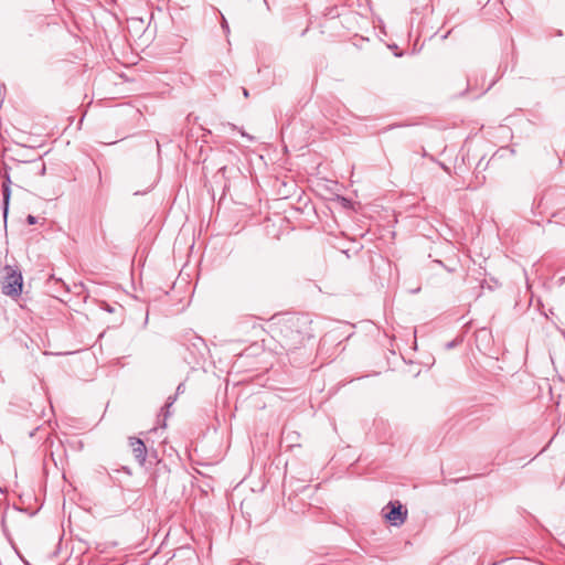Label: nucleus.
<instances>
[{"label": "nucleus", "mask_w": 565, "mask_h": 565, "mask_svg": "<svg viewBox=\"0 0 565 565\" xmlns=\"http://www.w3.org/2000/svg\"><path fill=\"white\" fill-rule=\"evenodd\" d=\"M36 222H38V218H36L35 216H33V215H31V214H30V215H28V217H26V223H28L29 225H34V224H36Z\"/></svg>", "instance_id": "nucleus-6"}, {"label": "nucleus", "mask_w": 565, "mask_h": 565, "mask_svg": "<svg viewBox=\"0 0 565 565\" xmlns=\"http://www.w3.org/2000/svg\"><path fill=\"white\" fill-rule=\"evenodd\" d=\"M243 94L245 97H248V90L246 88H243Z\"/></svg>", "instance_id": "nucleus-10"}, {"label": "nucleus", "mask_w": 565, "mask_h": 565, "mask_svg": "<svg viewBox=\"0 0 565 565\" xmlns=\"http://www.w3.org/2000/svg\"><path fill=\"white\" fill-rule=\"evenodd\" d=\"M183 390H184L183 384H179V386L177 387V393H181V392H183Z\"/></svg>", "instance_id": "nucleus-9"}, {"label": "nucleus", "mask_w": 565, "mask_h": 565, "mask_svg": "<svg viewBox=\"0 0 565 565\" xmlns=\"http://www.w3.org/2000/svg\"><path fill=\"white\" fill-rule=\"evenodd\" d=\"M174 401H175V397L170 396V397L168 398L167 404H166V408L171 407V406H172V404L174 403Z\"/></svg>", "instance_id": "nucleus-8"}, {"label": "nucleus", "mask_w": 565, "mask_h": 565, "mask_svg": "<svg viewBox=\"0 0 565 565\" xmlns=\"http://www.w3.org/2000/svg\"><path fill=\"white\" fill-rule=\"evenodd\" d=\"M222 28L225 32H228V24L224 17H222Z\"/></svg>", "instance_id": "nucleus-7"}, {"label": "nucleus", "mask_w": 565, "mask_h": 565, "mask_svg": "<svg viewBox=\"0 0 565 565\" xmlns=\"http://www.w3.org/2000/svg\"><path fill=\"white\" fill-rule=\"evenodd\" d=\"M129 445L132 449V454H134L136 460L140 465H143V462L146 461V456H147V449H146L143 441L137 437H131V438H129Z\"/></svg>", "instance_id": "nucleus-4"}, {"label": "nucleus", "mask_w": 565, "mask_h": 565, "mask_svg": "<svg viewBox=\"0 0 565 565\" xmlns=\"http://www.w3.org/2000/svg\"><path fill=\"white\" fill-rule=\"evenodd\" d=\"M385 509H390L385 513V519L393 525H402L407 518V510L403 509V505L398 502H390Z\"/></svg>", "instance_id": "nucleus-3"}, {"label": "nucleus", "mask_w": 565, "mask_h": 565, "mask_svg": "<svg viewBox=\"0 0 565 565\" xmlns=\"http://www.w3.org/2000/svg\"><path fill=\"white\" fill-rule=\"evenodd\" d=\"M2 194H3L4 216H6L7 212H8L9 200H10V188L6 183H3V185H2Z\"/></svg>", "instance_id": "nucleus-5"}, {"label": "nucleus", "mask_w": 565, "mask_h": 565, "mask_svg": "<svg viewBox=\"0 0 565 565\" xmlns=\"http://www.w3.org/2000/svg\"><path fill=\"white\" fill-rule=\"evenodd\" d=\"M452 347H454V342H449V343L447 344V348H452Z\"/></svg>", "instance_id": "nucleus-11"}, {"label": "nucleus", "mask_w": 565, "mask_h": 565, "mask_svg": "<svg viewBox=\"0 0 565 565\" xmlns=\"http://www.w3.org/2000/svg\"><path fill=\"white\" fill-rule=\"evenodd\" d=\"M0 493H1V494H3V491H2V489H1V488H0Z\"/></svg>", "instance_id": "nucleus-12"}, {"label": "nucleus", "mask_w": 565, "mask_h": 565, "mask_svg": "<svg viewBox=\"0 0 565 565\" xmlns=\"http://www.w3.org/2000/svg\"><path fill=\"white\" fill-rule=\"evenodd\" d=\"M311 321L306 316H291L279 326L281 347L288 351L300 348L311 338Z\"/></svg>", "instance_id": "nucleus-1"}, {"label": "nucleus", "mask_w": 565, "mask_h": 565, "mask_svg": "<svg viewBox=\"0 0 565 565\" xmlns=\"http://www.w3.org/2000/svg\"><path fill=\"white\" fill-rule=\"evenodd\" d=\"M6 276L2 281V292L10 297H18L22 292L23 278L19 270L6 266Z\"/></svg>", "instance_id": "nucleus-2"}]
</instances>
